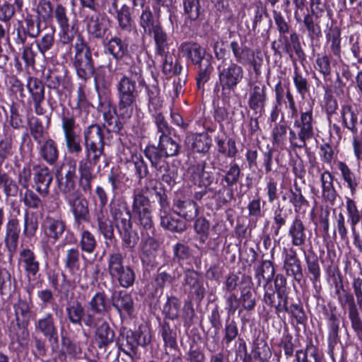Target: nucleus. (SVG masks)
<instances>
[{
  "label": "nucleus",
  "mask_w": 362,
  "mask_h": 362,
  "mask_svg": "<svg viewBox=\"0 0 362 362\" xmlns=\"http://www.w3.org/2000/svg\"><path fill=\"white\" fill-rule=\"evenodd\" d=\"M205 165L204 163H198L189 167V173L191 179L195 185L210 187L214 180V175L211 172L204 170Z\"/></svg>",
  "instance_id": "5701e85b"
},
{
  "label": "nucleus",
  "mask_w": 362,
  "mask_h": 362,
  "mask_svg": "<svg viewBox=\"0 0 362 362\" xmlns=\"http://www.w3.org/2000/svg\"><path fill=\"white\" fill-rule=\"evenodd\" d=\"M346 209L348 214L349 221L351 223V231L354 235V242L359 240V234L356 231V226L362 218V213L358 210L356 202L353 197H346Z\"/></svg>",
  "instance_id": "cd10ccee"
},
{
  "label": "nucleus",
  "mask_w": 362,
  "mask_h": 362,
  "mask_svg": "<svg viewBox=\"0 0 362 362\" xmlns=\"http://www.w3.org/2000/svg\"><path fill=\"white\" fill-rule=\"evenodd\" d=\"M88 33L94 38H103L107 30V23L104 16L98 11L85 18Z\"/></svg>",
  "instance_id": "aec40b11"
},
{
  "label": "nucleus",
  "mask_w": 362,
  "mask_h": 362,
  "mask_svg": "<svg viewBox=\"0 0 362 362\" xmlns=\"http://www.w3.org/2000/svg\"><path fill=\"white\" fill-rule=\"evenodd\" d=\"M265 86L260 85H255L250 95L248 104L250 107L255 110L258 111L264 106L266 100Z\"/></svg>",
  "instance_id": "4c0bfd02"
},
{
  "label": "nucleus",
  "mask_w": 362,
  "mask_h": 362,
  "mask_svg": "<svg viewBox=\"0 0 362 362\" xmlns=\"http://www.w3.org/2000/svg\"><path fill=\"white\" fill-rule=\"evenodd\" d=\"M21 228L19 221L16 218L8 220L5 226L4 244L8 251V259L11 261L17 250L20 237Z\"/></svg>",
  "instance_id": "2eb2a0df"
},
{
  "label": "nucleus",
  "mask_w": 362,
  "mask_h": 362,
  "mask_svg": "<svg viewBox=\"0 0 362 362\" xmlns=\"http://www.w3.org/2000/svg\"><path fill=\"white\" fill-rule=\"evenodd\" d=\"M336 293L338 296V300L342 307H344L346 304H349V310L356 308L354 303V297L351 294L346 292L341 285L340 287L336 286Z\"/></svg>",
  "instance_id": "0e129e2a"
},
{
  "label": "nucleus",
  "mask_w": 362,
  "mask_h": 362,
  "mask_svg": "<svg viewBox=\"0 0 362 362\" xmlns=\"http://www.w3.org/2000/svg\"><path fill=\"white\" fill-rule=\"evenodd\" d=\"M241 171L239 165L236 163H231L229 169L224 175H218L216 178V184H218V179L220 180L218 187H211L209 188L210 192H214L216 195L223 194L228 187H232L235 185L240 177Z\"/></svg>",
  "instance_id": "dca6fc26"
},
{
  "label": "nucleus",
  "mask_w": 362,
  "mask_h": 362,
  "mask_svg": "<svg viewBox=\"0 0 362 362\" xmlns=\"http://www.w3.org/2000/svg\"><path fill=\"white\" fill-rule=\"evenodd\" d=\"M110 214L113 219L117 222V227L122 235L123 246L132 252L136 242L132 235L133 230L131 215L126 204L120 200L113 199L110 204Z\"/></svg>",
  "instance_id": "7ed1b4c3"
},
{
  "label": "nucleus",
  "mask_w": 362,
  "mask_h": 362,
  "mask_svg": "<svg viewBox=\"0 0 362 362\" xmlns=\"http://www.w3.org/2000/svg\"><path fill=\"white\" fill-rule=\"evenodd\" d=\"M93 216L96 218L98 231L105 239L112 240L114 237V228L107 212L101 210V207H96Z\"/></svg>",
  "instance_id": "393cba45"
},
{
  "label": "nucleus",
  "mask_w": 362,
  "mask_h": 362,
  "mask_svg": "<svg viewBox=\"0 0 362 362\" xmlns=\"http://www.w3.org/2000/svg\"><path fill=\"white\" fill-rule=\"evenodd\" d=\"M30 130L34 141L38 144L47 139V133L45 132L43 125L39 119H35L30 124Z\"/></svg>",
  "instance_id": "bf43d9fd"
},
{
  "label": "nucleus",
  "mask_w": 362,
  "mask_h": 362,
  "mask_svg": "<svg viewBox=\"0 0 362 362\" xmlns=\"http://www.w3.org/2000/svg\"><path fill=\"white\" fill-rule=\"evenodd\" d=\"M288 235L293 246L299 247L305 243V226L298 216H296L290 225Z\"/></svg>",
  "instance_id": "c85d7f7f"
},
{
  "label": "nucleus",
  "mask_w": 362,
  "mask_h": 362,
  "mask_svg": "<svg viewBox=\"0 0 362 362\" xmlns=\"http://www.w3.org/2000/svg\"><path fill=\"white\" fill-rule=\"evenodd\" d=\"M35 332L47 339L52 346L59 341L58 327L52 313H47L34 322Z\"/></svg>",
  "instance_id": "9d476101"
},
{
  "label": "nucleus",
  "mask_w": 362,
  "mask_h": 362,
  "mask_svg": "<svg viewBox=\"0 0 362 362\" xmlns=\"http://www.w3.org/2000/svg\"><path fill=\"white\" fill-rule=\"evenodd\" d=\"M185 143L192 151L204 153L209 149V139L205 134H191L186 137Z\"/></svg>",
  "instance_id": "72a5a7b5"
},
{
  "label": "nucleus",
  "mask_w": 362,
  "mask_h": 362,
  "mask_svg": "<svg viewBox=\"0 0 362 362\" xmlns=\"http://www.w3.org/2000/svg\"><path fill=\"white\" fill-rule=\"evenodd\" d=\"M34 180L36 185V190L42 196H47L49 188L52 181V175L47 167H34Z\"/></svg>",
  "instance_id": "4be33fe9"
},
{
  "label": "nucleus",
  "mask_w": 362,
  "mask_h": 362,
  "mask_svg": "<svg viewBox=\"0 0 362 362\" xmlns=\"http://www.w3.org/2000/svg\"><path fill=\"white\" fill-rule=\"evenodd\" d=\"M315 122L313 115V109L300 111V118L293 122V128L289 130V141L291 147L305 148L307 141L315 135L314 126Z\"/></svg>",
  "instance_id": "f03ea898"
},
{
  "label": "nucleus",
  "mask_w": 362,
  "mask_h": 362,
  "mask_svg": "<svg viewBox=\"0 0 362 362\" xmlns=\"http://www.w3.org/2000/svg\"><path fill=\"white\" fill-rule=\"evenodd\" d=\"M341 115L344 125L353 133L357 132L358 115L349 104L342 105Z\"/></svg>",
  "instance_id": "e433bc0d"
},
{
  "label": "nucleus",
  "mask_w": 362,
  "mask_h": 362,
  "mask_svg": "<svg viewBox=\"0 0 362 362\" xmlns=\"http://www.w3.org/2000/svg\"><path fill=\"white\" fill-rule=\"evenodd\" d=\"M107 49L109 53L116 59L122 57L125 52V48L123 47L121 40L117 37H113L109 40Z\"/></svg>",
  "instance_id": "680f3d73"
},
{
  "label": "nucleus",
  "mask_w": 362,
  "mask_h": 362,
  "mask_svg": "<svg viewBox=\"0 0 362 362\" xmlns=\"http://www.w3.org/2000/svg\"><path fill=\"white\" fill-rule=\"evenodd\" d=\"M133 175H127L125 173H111L108 175V181L112 184V189H123L129 187L132 182Z\"/></svg>",
  "instance_id": "49530a36"
},
{
  "label": "nucleus",
  "mask_w": 362,
  "mask_h": 362,
  "mask_svg": "<svg viewBox=\"0 0 362 362\" xmlns=\"http://www.w3.org/2000/svg\"><path fill=\"white\" fill-rule=\"evenodd\" d=\"M103 115L104 119L103 127L108 132L117 133L120 131L122 123L112 107L110 106L105 107Z\"/></svg>",
  "instance_id": "473e14b6"
},
{
  "label": "nucleus",
  "mask_w": 362,
  "mask_h": 362,
  "mask_svg": "<svg viewBox=\"0 0 362 362\" xmlns=\"http://www.w3.org/2000/svg\"><path fill=\"white\" fill-rule=\"evenodd\" d=\"M160 223L163 228L173 232H181L185 228V223L182 221L173 218L170 215L161 216Z\"/></svg>",
  "instance_id": "864d4df0"
},
{
  "label": "nucleus",
  "mask_w": 362,
  "mask_h": 362,
  "mask_svg": "<svg viewBox=\"0 0 362 362\" xmlns=\"http://www.w3.org/2000/svg\"><path fill=\"white\" fill-rule=\"evenodd\" d=\"M173 209L180 216L189 221L194 219L198 214V206L190 199L175 200Z\"/></svg>",
  "instance_id": "bb28decb"
},
{
  "label": "nucleus",
  "mask_w": 362,
  "mask_h": 362,
  "mask_svg": "<svg viewBox=\"0 0 362 362\" xmlns=\"http://www.w3.org/2000/svg\"><path fill=\"white\" fill-rule=\"evenodd\" d=\"M118 90L119 114L122 119H128L133 114V104L136 100V82L132 76H124L121 78L118 83Z\"/></svg>",
  "instance_id": "6e6552de"
},
{
  "label": "nucleus",
  "mask_w": 362,
  "mask_h": 362,
  "mask_svg": "<svg viewBox=\"0 0 362 362\" xmlns=\"http://www.w3.org/2000/svg\"><path fill=\"white\" fill-rule=\"evenodd\" d=\"M73 47L74 55L72 58V64L78 76L83 80L91 78L95 73L92 54L81 35L78 34Z\"/></svg>",
  "instance_id": "20e7f679"
},
{
  "label": "nucleus",
  "mask_w": 362,
  "mask_h": 362,
  "mask_svg": "<svg viewBox=\"0 0 362 362\" xmlns=\"http://www.w3.org/2000/svg\"><path fill=\"white\" fill-rule=\"evenodd\" d=\"M121 349L122 351L131 358H134L136 355V334L131 332L126 337L124 342L122 343Z\"/></svg>",
  "instance_id": "e2e57ef3"
},
{
  "label": "nucleus",
  "mask_w": 362,
  "mask_h": 362,
  "mask_svg": "<svg viewBox=\"0 0 362 362\" xmlns=\"http://www.w3.org/2000/svg\"><path fill=\"white\" fill-rule=\"evenodd\" d=\"M288 213L284 207L278 206L274 211V221L275 224V234L278 235L282 226L286 223Z\"/></svg>",
  "instance_id": "69168bd1"
},
{
  "label": "nucleus",
  "mask_w": 362,
  "mask_h": 362,
  "mask_svg": "<svg viewBox=\"0 0 362 362\" xmlns=\"http://www.w3.org/2000/svg\"><path fill=\"white\" fill-rule=\"evenodd\" d=\"M287 127L284 124H276L272 130L273 142L281 146L284 144L286 138Z\"/></svg>",
  "instance_id": "338daca9"
},
{
  "label": "nucleus",
  "mask_w": 362,
  "mask_h": 362,
  "mask_svg": "<svg viewBox=\"0 0 362 362\" xmlns=\"http://www.w3.org/2000/svg\"><path fill=\"white\" fill-rule=\"evenodd\" d=\"M282 254L284 269L286 275L293 277L297 281H300L303 276V269L296 251L293 247H284Z\"/></svg>",
  "instance_id": "4468645a"
},
{
  "label": "nucleus",
  "mask_w": 362,
  "mask_h": 362,
  "mask_svg": "<svg viewBox=\"0 0 362 362\" xmlns=\"http://www.w3.org/2000/svg\"><path fill=\"white\" fill-rule=\"evenodd\" d=\"M39 52L42 57H45V53L49 51L54 45V30H50L44 34L40 39L35 41Z\"/></svg>",
  "instance_id": "8fccbe9b"
},
{
  "label": "nucleus",
  "mask_w": 362,
  "mask_h": 362,
  "mask_svg": "<svg viewBox=\"0 0 362 362\" xmlns=\"http://www.w3.org/2000/svg\"><path fill=\"white\" fill-rule=\"evenodd\" d=\"M28 325L13 322L9 327V336L13 340H16L19 344L23 345L27 343L29 337Z\"/></svg>",
  "instance_id": "79ce46f5"
},
{
  "label": "nucleus",
  "mask_w": 362,
  "mask_h": 362,
  "mask_svg": "<svg viewBox=\"0 0 362 362\" xmlns=\"http://www.w3.org/2000/svg\"><path fill=\"white\" fill-rule=\"evenodd\" d=\"M178 55L180 57L186 58L194 65L208 59L206 56L205 49L193 41L182 42L178 47Z\"/></svg>",
  "instance_id": "f3484780"
},
{
  "label": "nucleus",
  "mask_w": 362,
  "mask_h": 362,
  "mask_svg": "<svg viewBox=\"0 0 362 362\" xmlns=\"http://www.w3.org/2000/svg\"><path fill=\"white\" fill-rule=\"evenodd\" d=\"M108 268L112 277L119 276L120 272L124 269L122 265V257L120 254H113L109 259Z\"/></svg>",
  "instance_id": "052dcab7"
},
{
  "label": "nucleus",
  "mask_w": 362,
  "mask_h": 362,
  "mask_svg": "<svg viewBox=\"0 0 362 362\" xmlns=\"http://www.w3.org/2000/svg\"><path fill=\"white\" fill-rule=\"evenodd\" d=\"M158 149L161 156H175L179 152L180 146L169 136L159 139Z\"/></svg>",
  "instance_id": "c03bdc74"
},
{
  "label": "nucleus",
  "mask_w": 362,
  "mask_h": 362,
  "mask_svg": "<svg viewBox=\"0 0 362 362\" xmlns=\"http://www.w3.org/2000/svg\"><path fill=\"white\" fill-rule=\"evenodd\" d=\"M198 74L196 78L197 86L199 90H204V84L210 79L214 67L211 62V57L197 64Z\"/></svg>",
  "instance_id": "f704fd0d"
},
{
  "label": "nucleus",
  "mask_w": 362,
  "mask_h": 362,
  "mask_svg": "<svg viewBox=\"0 0 362 362\" xmlns=\"http://www.w3.org/2000/svg\"><path fill=\"white\" fill-rule=\"evenodd\" d=\"M338 168L341 172L344 181L346 183L347 187L350 189L351 196L354 197L356 193L358 182L354 173L348 165L344 162L338 163Z\"/></svg>",
  "instance_id": "58836bf2"
},
{
  "label": "nucleus",
  "mask_w": 362,
  "mask_h": 362,
  "mask_svg": "<svg viewBox=\"0 0 362 362\" xmlns=\"http://www.w3.org/2000/svg\"><path fill=\"white\" fill-rule=\"evenodd\" d=\"M142 203V210L137 207L139 210L140 223L144 228V231H141L144 243L142 245L141 261L147 264L153 263L158 244L153 238L154 230L152 226V221L148 208L146 206L145 203H148L142 196L137 195V202Z\"/></svg>",
  "instance_id": "f257e3e1"
},
{
  "label": "nucleus",
  "mask_w": 362,
  "mask_h": 362,
  "mask_svg": "<svg viewBox=\"0 0 362 362\" xmlns=\"http://www.w3.org/2000/svg\"><path fill=\"white\" fill-rule=\"evenodd\" d=\"M305 261L309 272L313 275V280L316 281L320 276V268L317 256L312 252L305 255Z\"/></svg>",
  "instance_id": "6e6d98bb"
},
{
  "label": "nucleus",
  "mask_w": 362,
  "mask_h": 362,
  "mask_svg": "<svg viewBox=\"0 0 362 362\" xmlns=\"http://www.w3.org/2000/svg\"><path fill=\"white\" fill-rule=\"evenodd\" d=\"M86 157L97 164L100 157L104 154V133L103 128L92 124L86 127L83 132Z\"/></svg>",
  "instance_id": "39448f33"
},
{
  "label": "nucleus",
  "mask_w": 362,
  "mask_h": 362,
  "mask_svg": "<svg viewBox=\"0 0 362 362\" xmlns=\"http://www.w3.org/2000/svg\"><path fill=\"white\" fill-rule=\"evenodd\" d=\"M296 357L297 362H320L317 348L312 343L306 346L305 350H298Z\"/></svg>",
  "instance_id": "de8ad7c7"
},
{
  "label": "nucleus",
  "mask_w": 362,
  "mask_h": 362,
  "mask_svg": "<svg viewBox=\"0 0 362 362\" xmlns=\"http://www.w3.org/2000/svg\"><path fill=\"white\" fill-rule=\"evenodd\" d=\"M16 322L28 325L32 317V309L30 303L25 300L19 299L13 305Z\"/></svg>",
  "instance_id": "2f4dec72"
},
{
  "label": "nucleus",
  "mask_w": 362,
  "mask_h": 362,
  "mask_svg": "<svg viewBox=\"0 0 362 362\" xmlns=\"http://www.w3.org/2000/svg\"><path fill=\"white\" fill-rule=\"evenodd\" d=\"M340 35V30L337 28L331 29L329 33L327 34V41L331 43V51L336 56H339L341 52Z\"/></svg>",
  "instance_id": "4d7b16f0"
},
{
  "label": "nucleus",
  "mask_w": 362,
  "mask_h": 362,
  "mask_svg": "<svg viewBox=\"0 0 362 362\" xmlns=\"http://www.w3.org/2000/svg\"><path fill=\"white\" fill-rule=\"evenodd\" d=\"M140 25L144 33L148 34H151L155 28L153 16L148 7L145 8L141 13Z\"/></svg>",
  "instance_id": "774afa93"
},
{
  "label": "nucleus",
  "mask_w": 362,
  "mask_h": 362,
  "mask_svg": "<svg viewBox=\"0 0 362 362\" xmlns=\"http://www.w3.org/2000/svg\"><path fill=\"white\" fill-rule=\"evenodd\" d=\"M333 176L328 171L325 170L320 175L322 188V197L325 202L334 204L338 196L337 192L333 184Z\"/></svg>",
  "instance_id": "b1692460"
},
{
  "label": "nucleus",
  "mask_w": 362,
  "mask_h": 362,
  "mask_svg": "<svg viewBox=\"0 0 362 362\" xmlns=\"http://www.w3.org/2000/svg\"><path fill=\"white\" fill-rule=\"evenodd\" d=\"M66 312L69 320L74 325H81L82 320L86 315V312L82 304L78 301H74L68 304L66 308Z\"/></svg>",
  "instance_id": "37998d69"
},
{
  "label": "nucleus",
  "mask_w": 362,
  "mask_h": 362,
  "mask_svg": "<svg viewBox=\"0 0 362 362\" xmlns=\"http://www.w3.org/2000/svg\"><path fill=\"white\" fill-rule=\"evenodd\" d=\"M19 255L20 261L23 264L25 271L35 276L39 272L40 263L36 259L34 252L28 248H24L20 252Z\"/></svg>",
  "instance_id": "c756f323"
},
{
  "label": "nucleus",
  "mask_w": 362,
  "mask_h": 362,
  "mask_svg": "<svg viewBox=\"0 0 362 362\" xmlns=\"http://www.w3.org/2000/svg\"><path fill=\"white\" fill-rule=\"evenodd\" d=\"M57 178L59 189L65 195V198L71 195L74 192H79L75 189L76 178L64 176L62 171H57Z\"/></svg>",
  "instance_id": "a18cd8bd"
},
{
  "label": "nucleus",
  "mask_w": 362,
  "mask_h": 362,
  "mask_svg": "<svg viewBox=\"0 0 362 362\" xmlns=\"http://www.w3.org/2000/svg\"><path fill=\"white\" fill-rule=\"evenodd\" d=\"M230 47L237 64H250L253 66L255 71L257 73L259 65L256 62L253 50L246 46L241 47L236 41H232L230 43Z\"/></svg>",
  "instance_id": "6ab92c4d"
},
{
  "label": "nucleus",
  "mask_w": 362,
  "mask_h": 362,
  "mask_svg": "<svg viewBox=\"0 0 362 362\" xmlns=\"http://www.w3.org/2000/svg\"><path fill=\"white\" fill-rule=\"evenodd\" d=\"M79 246L83 252L92 254L97 247V241L94 235L89 230H83L81 233Z\"/></svg>",
  "instance_id": "09e8293b"
},
{
  "label": "nucleus",
  "mask_w": 362,
  "mask_h": 362,
  "mask_svg": "<svg viewBox=\"0 0 362 362\" xmlns=\"http://www.w3.org/2000/svg\"><path fill=\"white\" fill-rule=\"evenodd\" d=\"M301 23H303L310 37L319 38L322 36L321 27L319 22L314 19L313 15L310 13L305 14Z\"/></svg>",
  "instance_id": "3c124183"
},
{
  "label": "nucleus",
  "mask_w": 362,
  "mask_h": 362,
  "mask_svg": "<svg viewBox=\"0 0 362 362\" xmlns=\"http://www.w3.org/2000/svg\"><path fill=\"white\" fill-rule=\"evenodd\" d=\"M39 154L40 157L48 164L54 165L59 158V150L56 142L48 138L38 146Z\"/></svg>",
  "instance_id": "a878e982"
},
{
  "label": "nucleus",
  "mask_w": 362,
  "mask_h": 362,
  "mask_svg": "<svg viewBox=\"0 0 362 362\" xmlns=\"http://www.w3.org/2000/svg\"><path fill=\"white\" fill-rule=\"evenodd\" d=\"M21 201L31 209H38L42 206V201L38 196L31 189H26L25 192L21 193Z\"/></svg>",
  "instance_id": "5fc2aeb1"
},
{
  "label": "nucleus",
  "mask_w": 362,
  "mask_h": 362,
  "mask_svg": "<svg viewBox=\"0 0 362 362\" xmlns=\"http://www.w3.org/2000/svg\"><path fill=\"white\" fill-rule=\"evenodd\" d=\"M62 128L66 149L70 154L78 156L83 151L81 136L76 129L78 124L75 117L69 110H63L61 115Z\"/></svg>",
  "instance_id": "0eeeda50"
},
{
  "label": "nucleus",
  "mask_w": 362,
  "mask_h": 362,
  "mask_svg": "<svg viewBox=\"0 0 362 362\" xmlns=\"http://www.w3.org/2000/svg\"><path fill=\"white\" fill-rule=\"evenodd\" d=\"M71 211L73 213L76 223L80 225L83 221H88L90 217L88 202L81 197L80 192H74L66 197Z\"/></svg>",
  "instance_id": "ddd939ff"
},
{
  "label": "nucleus",
  "mask_w": 362,
  "mask_h": 362,
  "mask_svg": "<svg viewBox=\"0 0 362 362\" xmlns=\"http://www.w3.org/2000/svg\"><path fill=\"white\" fill-rule=\"evenodd\" d=\"M93 327H95L93 342L100 351L105 353L107 347L114 341L115 332L109 324L100 317Z\"/></svg>",
  "instance_id": "9b49d317"
},
{
  "label": "nucleus",
  "mask_w": 362,
  "mask_h": 362,
  "mask_svg": "<svg viewBox=\"0 0 362 362\" xmlns=\"http://www.w3.org/2000/svg\"><path fill=\"white\" fill-rule=\"evenodd\" d=\"M110 309L109 300L105 294L98 292L88 303V308L86 311L83 323L86 326L91 327L98 321L99 317L96 315L103 316Z\"/></svg>",
  "instance_id": "1a4fd4ad"
},
{
  "label": "nucleus",
  "mask_w": 362,
  "mask_h": 362,
  "mask_svg": "<svg viewBox=\"0 0 362 362\" xmlns=\"http://www.w3.org/2000/svg\"><path fill=\"white\" fill-rule=\"evenodd\" d=\"M185 13L191 21L199 19L202 13L200 0H183Z\"/></svg>",
  "instance_id": "603ef678"
},
{
  "label": "nucleus",
  "mask_w": 362,
  "mask_h": 362,
  "mask_svg": "<svg viewBox=\"0 0 362 362\" xmlns=\"http://www.w3.org/2000/svg\"><path fill=\"white\" fill-rule=\"evenodd\" d=\"M38 228V222L35 216L25 213L24 215L23 233L28 238L35 235Z\"/></svg>",
  "instance_id": "13d9d810"
},
{
  "label": "nucleus",
  "mask_w": 362,
  "mask_h": 362,
  "mask_svg": "<svg viewBox=\"0 0 362 362\" xmlns=\"http://www.w3.org/2000/svg\"><path fill=\"white\" fill-rule=\"evenodd\" d=\"M294 189H291L288 192V199L289 203L293 206L294 211L299 213L304 206H308V201L303 196L301 189L294 184Z\"/></svg>",
  "instance_id": "a19ab883"
},
{
  "label": "nucleus",
  "mask_w": 362,
  "mask_h": 362,
  "mask_svg": "<svg viewBox=\"0 0 362 362\" xmlns=\"http://www.w3.org/2000/svg\"><path fill=\"white\" fill-rule=\"evenodd\" d=\"M274 274L275 269L272 262L265 260L255 269V277L257 280V284L260 286L262 281H264L265 284L271 282Z\"/></svg>",
  "instance_id": "c9c22d12"
},
{
  "label": "nucleus",
  "mask_w": 362,
  "mask_h": 362,
  "mask_svg": "<svg viewBox=\"0 0 362 362\" xmlns=\"http://www.w3.org/2000/svg\"><path fill=\"white\" fill-rule=\"evenodd\" d=\"M30 95V103L33 105L34 111L37 115H42L46 110L42 106L45 101V85L42 81L30 77L26 85Z\"/></svg>",
  "instance_id": "f8f14e48"
},
{
  "label": "nucleus",
  "mask_w": 362,
  "mask_h": 362,
  "mask_svg": "<svg viewBox=\"0 0 362 362\" xmlns=\"http://www.w3.org/2000/svg\"><path fill=\"white\" fill-rule=\"evenodd\" d=\"M80 252L78 248L69 249L64 258L65 268L71 274H76L80 268Z\"/></svg>",
  "instance_id": "ea45409f"
},
{
  "label": "nucleus",
  "mask_w": 362,
  "mask_h": 362,
  "mask_svg": "<svg viewBox=\"0 0 362 362\" xmlns=\"http://www.w3.org/2000/svg\"><path fill=\"white\" fill-rule=\"evenodd\" d=\"M42 229L47 238L57 242L64 234L66 223L62 219L47 216L42 223Z\"/></svg>",
  "instance_id": "412c9836"
},
{
  "label": "nucleus",
  "mask_w": 362,
  "mask_h": 362,
  "mask_svg": "<svg viewBox=\"0 0 362 362\" xmlns=\"http://www.w3.org/2000/svg\"><path fill=\"white\" fill-rule=\"evenodd\" d=\"M185 284L189 286L191 292L193 293L199 299L204 296L205 288L203 286V282L198 274L194 271H189L185 274Z\"/></svg>",
  "instance_id": "7c9ffc66"
},
{
  "label": "nucleus",
  "mask_w": 362,
  "mask_h": 362,
  "mask_svg": "<svg viewBox=\"0 0 362 362\" xmlns=\"http://www.w3.org/2000/svg\"><path fill=\"white\" fill-rule=\"evenodd\" d=\"M219 85L223 95L229 94L244 78L243 68L237 63L222 62L217 66Z\"/></svg>",
  "instance_id": "423d86ee"
},
{
  "label": "nucleus",
  "mask_w": 362,
  "mask_h": 362,
  "mask_svg": "<svg viewBox=\"0 0 362 362\" xmlns=\"http://www.w3.org/2000/svg\"><path fill=\"white\" fill-rule=\"evenodd\" d=\"M95 165L89 158H82L78 162V185L85 193H90L92 190V181L94 178L93 166Z\"/></svg>",
  "instance_id": "a211bd4d"
}]
</instances>
